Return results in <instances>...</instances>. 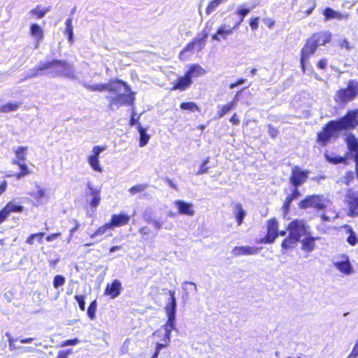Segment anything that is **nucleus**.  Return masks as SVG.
<instances>
[{
  "label": "nucleus",
  "instance_id": "obj_59",
  "mask_svg": "<svg viewBox=\"0 0 358 358\" xmlns=\"http://www.w3.org/2000/svg\"><path fill=\"white\" fill-rule=\"evenodd\" d=\"M259 20L258 17L252 18L250 20V26L252 30H257L259 27Z\"/></svg>",
  "mask_w": 358,
  "mask_h": 358
},
{
  "label": "nucleus",
  "instance_id": "obj_41",
  "mask_svg": "<svg viewBox=\"0 0 358 358\" xmlns=\"http://www.w3.org/2000/svg\"><path fill=\"white\" fill-rule=\"evenodd\" d=\"M227 0H212L208 3L206 9V13L208 15L210 13H212L213 11L215 10V9L223 3H225Z\"/></svg>",
  "mask_w": 358,
  "mask_h": 358
},
{
  "label": "nucleus",
  "instance_id": "obj_33",
  "mask_svg": "<svg viewBox=\"0 0 358 358\" xmlns=\"http://www.w3.org/2000/svg\"><path fill=\"white\" fill-rule=\"evenodd\" d=\"M233 213L236 217L238 225L240 226L243 223L246 215V213L241 203H237L234 205Z\"/></svg>",
  "mask_w": 358,
  "mask_h": 358
},
{
  "label": "nucleus",
  "instance_id": "obj_64",
  "mask_svg": "<svg viewBox=\"0 0 358 358\" xmlns=\"http://www.w3.org/2000/svg\"><path fill=\"white\" fill-rule=\"evenodd\" d=\"M229 122H231L234 125H238L240 123V120L238 119L236 113H234L232 117L230 118Z\"/></svg>",
  "mask_w": 358,
  "mask_h": 358
},
{
  "label": "nucleus",
  "instance_id": "obj_7",
  "mask_svg": "<svg viewBox=\"0 0 358 358\" xmlns=\"http://www.w3.org/2000/svg\"><path fill=\"white\" fill-rule=\"evenodd\" d=\"M287 230L289 233L292 234L299 240L303 236L309 235L310 233V227L303 220H294L292 221L287 227Z\"/></svg>",
  "mask_w": 358,
  "mask_h": 358
},
{
  "label": "nucleus",
  "instance_id": "obj_6",
  "mask_svg": "<svg viewBox=\"0 0 358 358\" xmlns=\"http://www.w3.org/2000/svg\"><path fill=\"white\" fill-rule=\"evenodd\" d=\"M332 264L343 275L350 276L355 273V270L348 255L340 254L337 255L334 258Z\"/></svg>",
  "mask_w": 358,
  "mask_h": 358
},
{
  "label": "nucleus",
  "instance_id": "obj_60",
  "mask_svg": "<svg viewBox=\"0 0 358 358\" xmlns=\"http://www.w3.org/2000/svg\"><path fill=\"white\" fill-rule=\"evenodd\" d=\"M9 215L10 214L3 208L0 211V224H2L8 217Z\"/></svg>",
  "mask_w": 358,
  "mask_h": 358
},
{
  "label": "nucleus",
  "instance_id": "obj_50",
  "mask_svg": "<svg viewBox=\"0 0 358 358\" xmlns=\"http://www.w3.org/2000/svg\"><path fill=\"white\" fill-rule=\"evenodd\" d=\"M44 235L45 233L43 232H39L37 234H31L29 237L27 238V239L26 240V243L29 245H33L34 243V239L36 237H39V243H42V238L44 236Z\"/></svg>",
  "mask_w": 358,
  "mask_h": 358
},
{
  "label": "nucleus",
  "instance_id": "obj_18",
  "mask_svg": "<svg viewBox=\"0 0 358 358\" xmlns=\"http://www.w3.org/2000/svg\"><path fill=\"white\" fill-rule=\"evenodd\" d=\"M323 15L326 20L333 19H336L339 21L348 20L350 17L348 13L335 10L331 8H326L323 11Z\"/></svg>",
  "mask_w": 358,
  "mask_h": 358
},
{
  "label": "nucleus",
  "instance_id": "obj_47",
  "mask_svg": "<svg viewBox=\"0 0 358 358\" xmlns=\"http://www.w3.org/2000/svg\"><path fill=\"white\" fill-rule=\"evenodd\" d=\"M155 212L154 210L149 207L144 210L143 213V218L147 223H151V222L155 220Z\"/></svg>",
  "mask_w": 358,
  "mask_h": 358
},
{
  "label": "nucleus",
  "instance_id": "obj_30",
  "mask_svg": "<svg viewBox=\"0 0 358 358\" xmlns=\"http://www.w3.org/2000/svg\"><path fill=\"white\" fill-rule=\"evenodd\" d=\"M166 323L162 327L165 331V337L163 339L164 342H170L171 331L175 329L176 327V318L167 317Z\"/></svg>",
  "mask_w": 358,
  "mask_h": 358
},
{
  "label": "nucleus",
  "instance_id": "obj_2",
  "mask_svg": "<svg viewBox=\"0 0 358 358\" xmlns=\"http://www.w3.org/2000/svg\"><path fill=\"white\" fill-rule=\"evenodd\" d=\"M358 108L348 111L345 116L338 120L330 121L323 131L317 134V141L325 145L334 137L336 132L343 129H354L358 126Z\"/></svg>",
  "mask_w": 358,
  "mask_h": 358
},
{
  "label": "nucleus",
  "instance_id": "obj_42",
  "mask_svg": "<svg viewBox=\"0 0 358 358\" xmlns=\"http://www.w3.org/2000/svg\"><path fill=\"white\" fill-rule=\"evenodd\" d=\"M66 33L68 35V41L71 44L73 43V24H72V19L68 18L66 20Z\"/></svg>",
  "mask_w": 358,
  "mask_h": 358
},
{
  "label": "nucleus",
  "instance_id": "obj_13",
  "mask_svg": "<svg viewBox=\"0 0 358 358\" xmlns=\"http://www.w3.org/2000/svg\"><path fill=\"white\" fill-rule=\"evenodd\" d=\"M83 86L90 91L94 92H103V91H108L110 90H117L118 87H121L118 83H114V81H110L108 83H95V84H90L87 83H83Z\"/></svg>",
  "mask_w": 358,
  "mask_h": 358
},
{
  "label": "nucleus",
  "instance_id": "obj_55",
  "mask_svg": "<svg viewBox=\"0 0 358 358\" xmlns=\"http://www.w3.org/2000/svg\"><path fill=\"white\" fill-rule=\"evenodd\" d=\"M358 357V339L356 341L355 345L347 358H357Z\"/></svg>",
  "mask_w": 358,
  "mask_h": 358
},
{
  "label": "nucleus",
  "instance_id": "obj_35",
  "mask_svg": "<svg viewBox=\"0 0 358 358\" xmlns=\"http://www.w3.org/2000/svg\"><path fill=\"white\" fill-rule=\"evenodd\" d=\"M236 106V101H231L227 104L217 106V115L220 118L224 117Z\"/></svg>",
  "mask_w": 358,
  "mask_h": 358
},
{
  "label": "nucleus",
  "instance_id": "obj_34",
  "mask_svg": "<svg viewBox=\"0 0 358 358\" xmlns=\"http://www.w3.org/2000/svg\"><path fill=\"white\" fill-rule=\"evenodd\" d=\"M299 239L294 236L292 234L289 233V236L283 240L281 243V247L283 250H289L295 247Z\"/></svg>",
  "mask_w": 358,
  "mask_h": 358
},
{
  "label": "nucleus",
  "instance_id": "obj_36",
  "mask_svg": "<svg viewBox=\"0 0 358 358\" xmlns=\"http://www.w3.org/2000/svg\"><path fill=\"white\" fill-rule=\"evenodd\" d=\"M13 164L19 166L20 169V172L18 173H15L14 175V176L16 177L17 179H20L21 178L27 176L30 173V171L27 166L24 164V162L13 160Z\"/></svg>",
  "mask_w": 358,
  "mask_h": 358
},
{
  "label": "nucleus",
  "instance_id": "obj_22",
  "mask_svg": "<svg viewBox=\"0 0 358 358\" xmlns=\"http://www.w3.org/2000/svg\"><path fill=\"white\" fill-rule=\"evenodd\" d=\"M129 220L130 216L122 213L118 215H113L109 223L112 229H113L114 227H119L127 224Z\"/></svg>",
  "mask_w": 358,
  "mask_h": 358
},
{
  "label": "nucleus",
  "instance_id": "obj_39",
  "mask_svg": "<svg viewBox=\"0 0 358 358\" xmlns=\"http://www.w3.org/2000/svg\"><path fill=\"white\" fill-rule=\"evenodd\" d=\"M299 195H300V193H299L298 189L294 188L292 191V193L290 195L287 196V198L285 201L284 205H283V208L285 209V211H288L292 201L297 199L299 196Z\"/></svg>",
  "mask_w": 358,
  "mask_h": 358
},
{
  "label": "nucleus",
  "instance_id": "obj_48",
  "mask_svg": "<svg viewBox=\"0 0 358 358\" xmlns=\"http://www.w3.org/2000/svg\"><path fill=\"white\" fill-rule=\"evenodd\" d=\"M325 158L329 162L334 164L343 163L345 161L343 157L337 155H330L329 154H325Z\"/></svg>",
  "mask_w": 358,
  "mask_h": 358
},
{
  "label": "nucleus",
  "instance_id": "obj_29",
  "mask_svg": "<svg viewBox=\"0 0 358 358\" xmlns=\"http://www.w3.org/2000/svg\"><path fill=\"white\" fill-rule=\"evenodd\" d=\"M6 211L10 214L12 213H22L24 210V207L20 199H13L4 206Z\"/></svg>",
  "mask_w": 358,
  "mask_h": 358
},
{
  "label": "nucleus",
  "instance_id": "obj_10",
  "mask_svg": "<svg viewBox=\"0 0 358 358\" xmlns=\"http://www.w3.org/2000/svg\"><path fill=\"white\" fill-rule=\"evenodd\" d=\"M317 47L318 46L315 43V41H313L310 37L307 40L306 45L302 48L301 51V66L303 72L305 71V65L308 62L310 55H313L315 52Z\"/></svg>",
  "mask_w": 358,
  "mask_h": 358
},
{
  "label": "nucleus",
  "instance_id": "obj_49",
  "mask_svg": "<svg viewBox=\"0 0 358 358\" xmlns=\"http://www.w3.org/2000/svg\"><path fill=\"white\" fill-rule=\"evenodd\" d=\"M147 187H148V185L147 184H138V185H134L132 187H131L129 189V192L131 194L134 195V194H136L137 193L142 192Z\"/></svg>",
  "mask_w": 358,
  "mask_h": 358
},
{
  "label": "nucleus",
  "instance_id": "obj_40",
  "mask_svg": "<svg viewBox=\"0 0 358 358\" xmlns=\"http://www.w3.org/2000/svg\"><path fill=\"white\" fill-rule=\"evenodd\" d=\"M138 130L140 134L139 146L144 147L150 140V136L146 133V129L142 127L141 124L138 126Z\"/></svg>",
  "mask_w": 358,
  "mask_h": 358
},
{
  "label": "nucleus",
  "instance_id": "obj_54",
  "mask_svg": "<svg viewBox=\"0 0 358 358\" xmlns=\"http://www.w3.org/2000/svg\"><path fill=\"white\" fill-rule=\"evenodd\" d=\"M75 299L78 303L80 310L84 311L85 310V296L83 295H76Z\"/></svg>",
  "mask_w": 358,
  "mask_h": 358
},
{
  "label": "nucleus",
  "instance_id": "obj_24",
  "mask_svg": "<svg viewBox=\"0 0 358 358\" xmlns=\"http://www.w3.org/2000/svg\"><path fill=\"white\" fill-rule=\"evenodd\" d=\"M30 34L35 40V48H37L43 38V31L38 24H32L30 27Z\"/></svg>",
  "mask_w": 358,
  "mask_h": 358
},
{
  "label": "nucleus",
  "instance_id": "obj_15",
  "mask_svg": "<svg viewBox=\"0 0 358 358\" xmlns=\"http://www.w3.org/2000/svg\"><path fill=\"white\" fill-rule=\"evenodd\" d=\"M234 24L231 26L226 22L221 24L217 30V32L213 35L212 38L217 41H220L221 39H227L229 36L233 34L234 29Z\"/></svg>",
  "mask_w": 358,
  "mask_h": 358
},
{
  "label": "nucleus",
  "instance_id": "obj_12",
  "mask_svg": "<svg viewBox=\"0 0 358 358\" xmlns=\"http://www.w3.org/2000/svg\"><path fill=\"white\" fill-rule=\"evenodd\" d=\"M278 236V223L275 219L268 221L267 234L261 240L262 243H273Z\"/></svg>",
  "mask_w": 358,
  "mask_h": 358
},
{
  "label": "nucleus",
  "instance_id": "obj_9",
  "mask_svg": "<svg viewBox=\"0 0 358 358\" xmlns=\"http://www.w3.org/2000/svg\"><path fill=\"white\" fill-rule=\"evenodd\" d=\"M345 201L349 208L348 215L356 217L358 215V192L348 189L345 194Z\"/></svg>",
  "mask_w": 358,
  "mask_h": 358
},
{
  "label": "nucleus",
  "instance_id": "obj_14",
  "mask_svg": "<svg viewBox=\"0 0 358 358\" xmlns=\"http://www.w3.org/2000/svg\"><path fill=\"white\" fill-rule=\"evenodd\" d=\"M207 38L206 34L195 38L192 42L188 43L184 50L181 52L180 55L187 52H199L201 51L205 46L206 40Z\"/></svg>",
  "mask_w": 358,
  "mask_h": 358
},
{
  "label": "nucleus",
  "instance_id": "obj_27",
  "mask_svg": "<svg viewBox=\"0 0 358 358\" xmlns=\"http://www.w3.org/2000/svg\"><path fill=\"white\" fill-rule=\"evenodd\" d=\"M311 38L317 46L324 45L331 41V34L329 31L320 32L313 34Z\"/></svg>",
  "mask_w": 358,
  "mask_h": 358
},
{
  "label": "nucleus",
  "instance_id": "obj_25",
  "mask_svg": "<svg viewBox=\"0 0 358 358\" xmlns=\"http://www.w3.org/2000/svg\"><path fill=\"white\" fill-rule=\"evenodd\" d=\"M192 83V80L186 74H185L184 76H181L178 79L171 90L184 91L187 89Z\"/></svg>",
  "mask_w": 358,
  "mask_h": 358
},
{
  "label": "nucleus",
  "instance_id": "obj_62",
  "mask_svg": "<svg viewBox=\"0 0 358 358\" xmlns=\"http://www.w3.org/2000/svg\"><path fill=\"white\" fill-rule=\"evenodd\" d=\"M74 222H75L74 227L71 228L69 231V237L68 242H70L71 238L73 236V234H74L75 231H76L78 229L79 226H80L77 220H75Z\"/></svg>",
  "mask_w": 358,
  "mask_h": 358
},
{
  "label": "nucleus",
  "instance_id": "obj_28",
  "mask_svg": "<svg viewBox=\"0 0 358 358\" xmlns=\"http://www.w3.org/2000/svg\"><path fill=\"white\" fill-rule=\"evenodd\" d=\"M258 252V249L250 246L235 247L232 250L234 256L255 255Z\"/></svg>",
  "mask_w": 358,
  "mask_h": 358
},
{
  "label": "nucleus",
  "instance_id": "obj_5",
  "mask_svg": "<svg viewBox=\"0 0 358 358\" xmlns=\"http://www.w3.org/2000/svg\"><path fill=\"white\" fill-rule=\"evenodd\" d=\"M330 203L329 199L324 195H310L306 196L299 203L301 209L314 208L318 210H324Z\"/></svg>",
  "mask_w": 358,
  "mask_h": 358
},
{
  "label": "nucleus",
  "instance_id": "obj_43",
  "mask_svg": "<svg viewBox=\"0 0 358 358\" xmlns=\"http://www.w3.org/2000/svg\"><path fill=\"white\" fill-rule=\"evenodd\" d=\"M112 229L110 223H106L103 226L98 228L96 231L90 235L91 238H96V236H101L107 232V231Z\"/></svg>",
  "mask_w": 358,
  "mask_h": 358
},
{
  "label": "nucleus",
  "instance_id": "obj_21",
  "mask_svg": "<svg viewBox=\"0 0 358 358\" xmlns=\"http://www.w3.org/2000/svg\"><path fill=\"white\" fill-rule=\"evenodd\" d=\"M170 298L169 302L165 307V311L167 317L176 318V299L175 297V292L172 290L169 291Z\"/></svg>",
  "mask_w": 358,
  "mask_h": 358
},
{
  "label": "nucleus",
  "instance_id": "obj_17",
  "mask_svg": "<svg viewBox=\"0 0 358 358\" xmlns=\"http://www.w3.org/2000/svg\"><path fill=\"white\" fill-rule=\"evenodd\" d=\"M29 194L35 200L38 205L44 204L49 199L45 189L37 183L36 184V189L31 191Z\"/></svg>",
  "mask_w": 358,
  "mask_h": 358
},
{
  "label": "nucleus",
  "instance_id": "obj_45",
  "mask_svg": "<svg viewBox=\"0 0 358 358\" xmlns=\"http://www.w3.org/2000/svg\"><path fill=\"white\" fill-rule=\"evenodd\" d=\"M180 106L182 110H189L192 112L200 111V108L198 106L192 101L182 103Z\"/></svg>",
  "mask_w": 358,
  "mask_h": 358
},
{
  "label": "nucleus",
  "instance_id": "obj_52",
  "mask_svg": "<svg viewBox=\"0 0 358 358\" xmlns=\"http://www.w3.org/2000/svg\"><path fill=\"white\" fill-rule=\"evenodd\" d=\"M65 283V278L62 275H57L55 277L53 281V285L55 288L64 285Z\"/></svg>",
  "mask_w": 358,
  "mask_h": 358
},
{
  "label": "nucleus",
  "instance_id": "obj_3",
  "mask_svg": "<svg viewBox=\"0 0 358 358\" xmlns=\"http://www.w3.org/2000/svg\"><path fill=\"white\" fill-rule=\"evenodd\" d=\"M114 83H118L121 87L117 90H110L113 95L108 96L106 98L110 101L109 106L113 108L114 106L118 108L123 105H132L135 97L129 87L124 82L117 80Z\"/></svg>",
  "mask_w": 358,
  "mask_h": 358
},
{
  "label": "nucleus",
  "instance_id": "obj_61",
  "mask_svg": "<svg viewBox=\"0 0 358 358\" xmlns=\"http://www.w3.org/2000/svg\"><path fill=\"white\" fill-rule=\"evenodd\" d=\"M268 132L271 138H275L278 134V130L271 125H268Z\"/></svg>",
  "mask_w": 358,
  "mask_h": 358
},
{
  "label": "nucleus",
  "instance_id": "obj_63",
  "mask_svg": "<svg viewBox=\"0 0 358 358\" xmlns=\"http://www.w3.org/2000/svg\"><path fill=\"white\" fill-rule=\"evenodd\" d=\"M152 224V226L157 230H159L162 228L163 227V223L162 222H160L159 220H153L151 223Z\"/></svg>",
  "mask_w": 358,
  "mask_h": 358
},
{
  "label": "nucleus",
  "instance_id": "obj_8",
  "mask_svg": "<svg viewBox=\"0 0 358 358\" xmlns=\"http://www.w3.org/2000/svg\"><path fill=\"white\" fill-rule=\"evenodd\" d=\"M106 147L102 145H96L94 146L92 150V153L88 155L87 160L92 169L93 171L101 173L103 171V168L99 162V155L100 154L106 150Z\"/></svg>",
  "mask_w": 358,
  "mask_h": 358
},
{
  "label": "nucleus",
  "instance_id": "obj_56",
  "mask_svg": "<svg viewBox=\"0 0 358 358\" xmlns=\"http://www.w3.org/2000/svg\"><path fill=\"white\" fill-rule=\"evenodd\" d=\"M80 343V340L78 338L69 339L64 341L61 345L62 347L69 346V345H76Z\"/></svg>",
  "mask_w": 358,
  "mask_h": 358
},
{
  "label": "nucleus",
  "instance_id": "obj_44",
  "mask_svg": "<svg viewBox=\"0 0 358 358\" xmlns=\"http://www.w3.org/2000/svg\"><path fill=\"white\" fill-rule=\"evenodd\" d=\"M250 8H241L236 11L237 15H239V20L234 23V27L238 28L241 23L243 21L245 17L250 13Z\"/></svg>",
  "mask_w": 358,
  "mask_h": 358
},
{
  "label": "nucleus",
  "instance_id": "obj_38",
  "mask_svg": "<svg viewBox=\"0 0 358 358\" xmlns=\"http://www.w3.org/2000/svg\"><path fill=\"white\" fill-rule=\"evenodd\" d=\"M20 102L7 103L0 106V112L10 113L17 110L20 106Z\"/></svg>",
  "mask_w": 358,
  "mask_h": 358
},
{
  "label": "nucleus",
  "instance_id": "obj_16",
  "mask_svg": "<svg viewBox=\"0 0 358 358\" xmlns=\"http://www.w3.org/2000/svg\"><path fill=\"white\" fill-rule=\"evenodd\" d=\"M319 239L320 237L318 236L314 237L310 236V233L309 235H306L303 238L299 241L301 250L308 254L313 252L316 249L315 241Z\"/></svg>",
  "mask_w": 358,
  "mask_h": 358
},
{
  "label": "nucleus",
  "instance_id": "obj_31",
  "mask_svg": "<svg viewBox=\"0 0 358 358\" xmlns=\"http://www.w3.org/2000/svg\"><path fill=\"white\" fill-rule=\"evenodd\" d=\"M206 73L205 69L199 64H192L185 74L192 80V78L202 76Z\"/></svg>",
  "mask_w": 358,
  "mask_h": 358
},
{
  "label": "nucleus",
  "instance_id": "obj_11",
  "mask_svg": "<svg viewBox=\"0 0 358 358\" xmlns=\"http://www.w3.org/2000/svg\"><path fill=\"white\" fill-rule=\"evenodd\" d=\"M309 172L303 171L299 166H294L292 169L290 177V183L294 186V188L303 184L308 179Z\"/></svg>",
  "mask_w": 358,
  "mask_h": 358
},
{
  "label": "nucleus",
  "instance_id": "obj_4",
  "mask_svg": "<svg viewBox=\"0 0 358 358\" xmlns=\"http://www.w3.org/2000/svg\"><path fill=\"white\" fill-rule=\"evenodd\" d=\"M358 95V81L350 80L347 87L338 90L335 94V101L339 104H346L354 100Z\"/></svg>",
  "mask_w": 358,
  "mask_h": 358
},
{
  "label": "nucleus",
  "instance_id": "obj_46",
  "mask_svg": "<svg viewBox=\"0 0 358 358\" xmlns=\"http://www.w3.org/2000/svg\"><path fill=\"white\" fill-rule=\"evenodd\" d=\"M49 8H41L40 6H37L30 10V14L36 15L37 18L41 19L45 16V15L49 11Z\"/></svg>",
  "mask_w": 358,
  "mask_h": 358
},
{
  "label": "nucleus",
  "instance_id": "obj_51",
  "mask_svg": "<svg viewBox=\"0 0 358 358\" xmlns=\"http://www.w3.org/2000/svg\"><path fill=\"white\" fill-rule=\"evenodd\" d=\"M96 306V301H93L87 308V315L91 320H93L95 317Z\"/></svg>",
  "mask_w": 358,
  "mask_h": 358
},
{
  "label": "nucleus",
  "instance_id": "obj_32",
  "mask_svg": "<svg viewBox=\"0 0 358 358\" xmlns=\"http://www.w3.org/2000/svg\"><path fill=\"white\" fill-rule=\"evenodd\" d=\"M343 229H345V234L348 235L346 241L349 245L355 246L358 243V237L356 233L350 225H345Z\"/></svg>",
  "mask_w": 358,
  "mask_h": 358
},
{
  "label": "nucleus",
  "instance_id": "obj_1",
  "mask_svg": "<svg viewBox=\"0 0 358 358\" xmlns=\"http://www.w3.org/2000/svg\"><path fill=\"white\" fill-rule=\"evenodd\" d=\"M42 75L51 77L63 76L70 79L76 78L73 65L64 60L40 62L37 66L31 70L29 78Z\"/></svg>",
  "mask_w": 358,
  "mask_h": 358
},
{
  "label": "nucleus",
  "instance_id": "obj_37",
  "mask_svg": "<svg viewBox=\"0 0 358 358\" xmlns=\"http://www.w3.org/2000/svg\"><path fill=\"white\" fill-rule=\"evenodd\" d=\"M27 147L24 146H19L16 149L14 150V153L15 155L16 159L14 160L20 161L22 162H24L27 155Z\"/></svg>",
  "mask_w": 358,
  "mask_h": 358
},
{
  "label": "nucleus",
  "instance_id": "obj_57",
  "mask_svg": "<svg viewBox=\"0 0 358 358\" xmlns=\"http://www.w3.org/2000/svg\"><path fill=\"white\" fill-rule=\"evenodd\" d=\"M354 179V173L352 171H348L345 173V176L344 177V181L343 182L348 185L350 182Z\"/></svg>",
  "mask_w": 358,
  "mask_h": 358
},
{
  "label": "nucleus",
  "instance_id": "obj_20",
  "mask_svg": "<svg viewBox=\"0 0 358 358\" xmlns=\"http://www.w3.org/2000/svg\"><path fill=\"white\" fill-rule=\"evenodd\" d=\"M345 143L355 161H358V138H356L352 134H350L345 137Z\"/></svg>",
  "mask_w": 358,
  "mask_h": 358
},
{
  "label": "nucleus",
  "instance_id": "obj_19",
  "mask_svg": "<svg viewBox=\"0 0 358 358\" xmlns=\"http://www.w3.org/2000/svg\"><path fill=\"white\" fill-rule=\"evenodd\" d=\"M173 203L178 209V214L193 216L195 213L194 205L191 203H187L182 200H176Z\"/></svg>",
  "mask_w": 358,
  "mask_h": 358
},
{
  "label": "nucleus",
  "instance_id": "obj_26",
  "mask_svg": "<svg viewBox=\"0 0 358 358\" xmlns=\"http://www.w3.org/2000/svg\"><path fill=\"white\" fill-rule=\"evenodd\" d=\"M87 187L90 190V195L92 196L91 206L96 208L101 200V188L94 187L91 182L87 183Z\"/></svg>",
  "mask_w": 358,
  "mask_h": 358
},
{
  "label": "nucleus",
  "instance_id": "obj_53",
  "mask_svg": "<svg viewBox=\"0 0 358 358\" xmlns=\"http://www.w3.org/2000/svg\"><path fill=\"white\" fill-rule=\"evenodd\" d=\"M338 45L341 48H345V50L350 51L352 49V46L350 45V43L346 38H341L338 41Z\"/></svg>",
  "mask_w": 358,
  "mask_h": 358
},
{
  "label": "nucleus",
  "instance_id": "obj_58",
  "mask_svg": "<svg viewBox=\"0 0 358 358\" xmlns=\"http://www.w3.org/2000/svg\"><path fill=\"white\" fill-rule=\"evenodd\" d=\"M208 159H206V160H204L203 162V163L201 164V165L200 166L199 171L197 172V175L203 174L207 172L208 167L206 166V164H208Z\"/></svg>",
  "mask_w": 358,
  "mask_h": 358
},
{
  "label": "nucleus",
  "instance_id": "obj_23",
  "mask_svg": "<svg viewBox=\"0 0 358 358\" xmlns=\"http://www.w3.org/2000/svg\"><path fill=\"white\" fill-rule=\"evenodd\" d=\"M122 284L120 280H115L111 285H108L105 289V294L110 296L111 299L117 297L121 292Z\"/></svg>",
  "mask_w": 358,
  "mask_h": 358
}]
</instances>
